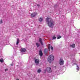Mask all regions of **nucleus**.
<instances>
[{
  "instance_id": "f257e3e1",
  "label": "nucleus",
  "mask_w": 80,
  "mask_h": 80,
  "mask_svg": "<svg viewBox=\"0 0 80 80\" xmlns=\"http://www.w3.org/2000/svg\"><path fill=\"white\" fill-rule=\"evenodd\" d=\"M46 20L49 27H53L54 25V22L52 18H47Z\"/></svg>"
},
{
  "instance_id": "f03ea898",
  "label": "nucleus",
  "mask_w": 80,
  "mask_h": 80,
  "mask_svg": "<svg viewBox=\"0 0 80 80\" xmlns=\"http://www.w3.org/2000/svg\"><path fill=\"white\" fill-rule=\"evenodd\" d=\"M48 62L49 63H52V61H53L54 60V57L52 55H51L48 57Z\"/></svg>"
},
{
  "instance_id": "7ed1b4c3",
  "label": "nucleus",
  "mask_w": 80,
  "mask_h": 80,
  "mask_svg": "<svg viewBox=\"0 0 80 80\" xmlns=\"http://www.w3.org/2000/svg\"><path fill=\"white\" fill-rule=\"evenodd\" d=\"M46 70L47 72L48 73H51L52 72V69H51V68L50 67H47Z\"/></svg>"
},
{
  "instance_id": "20e7f679",
  "label": "nucleus",
  "mask_w": 80,
  "mask_h": 80,
  "mask_svg": "<svg viewBox=\"0 0 80 80\" xmlns=\"http://www.w3.org/2000/svg\"><path fill=\"white\" fill-rule=\"evenodd\" d=\"M59 63L60 65H63L64 64V61L62 59H60L59 62Z\"/></svg>"
},
{
  "instance_id": "39448f33",
  "label": "nucleus",
  "mask_w": 80,
  "mask_h": 80,
  "mask_svg": "<svg viewBox=\"0 0 80 80\" xmlns=\"http://www.w3.org/2000/svg\"><path fill=\"white\" fill-rule=\"evenodd\" d=\"M37 15V12H33L31 14V17H35Z\"/></svg>"
},
{
  "instance_id": "423d86ee",
  "label": "nucleus",
  "mask_w": 80,
  "mask_h": 80,
  "mask_svg": "<svg viewBox=\"0 0 80 80\" xmlns=\"http://www.w3.org/2000/svg\"><path fill=\"white\" fill-rule=\"evenodd\" d=\"M21 52H22V53H24V52H25L26 51V49L25 48H22L20 50Z\"/></svg>"
},
{
  "instance_id": "0eeeda50",
  "label": "nucleus",
  "mask_w": 80,
  "mask_h": 80,
  "mask_svg": "<svg viewBox=\"0 0 80 80\" xmlns=\"http://www.w3.org/2000/svg\"><path fill=\"white\" fill-rule=\"evenodd\" d=\"M35 63L38 64L40 63V61H39L38 59H36L35 60Z\"/></svg>"
},
{
  "instance_id": "6e6552de",
  "label": "nucleus",
  "mask_w": 80,
  "mask_h": 80,
  "mask_svg": "<svg viewBox=\"0 0 80 80\" xmlns=\"http://www.w3.org/2000/svg\"><path fill=\"white\" fill-rule=\"evenodd\" d=\"M39 55L40 57H42L43 55V52L41 50H40L39 51Z\"/></svg>"
},
{
  "instance_id": "1a4fd4ad",
  "label": "nucleus",
  "mask_w": 80,
  "mask_h": 80,
  "mask_svg": "<svg viewBox=\"0 0 80 80\" xmlns=\"http://www.w3.org/2000/svg\"><path fill=\"white\" fill-rule=\"evenodd\" d=\"M70 47H72V48H75V44H72L71 45H70Z\"/></svg>"
},
{
  "instance_id": "9d476101",
  "label": "nucleus",
  "mask_w": 80,
  "mask_h": 80,
  "mask_svg": "<svg viewBox=\"0 0 80 80\" xmlns=\"http://www.w3.org/2000/svg\"><path fill=\"white\" fill-rule=\"evenodd\" d=\"M39 42H40V43L42 45H43V42H42V39L41 38H39Z\"/></svg>"
},
{
  "instance_id": "9b49d317",
  "label": "nucleus",
  "mask_w": 80,
  "mask_h": 80,
  "mask_svg": "<svg viewBox=\"0 0 80 80\" xmlns=\"http://www.w3.org/2000/svg\"><path fill=\"white\" fill-rule=\"evenodd\" d=\"M19 42H20V40H19V39L18 38L17 39V40L16 44L18 45V44L19 43Z\"/></svg>"
},
{
  "instance_id": "f8f14e48",
  "label": "nucleus",
  "mask_w": 80,
  "mask_h": 80,
  "mask_svg": "<svg viewBox=\"0 0 80 80\" xmlns=\"http://www.w3.org/2000/svg\"><path fill=\"white\" fill-rule=\"evenodd\" d=\"M48 49L47 48H46L44 49V53L45 54H47V51Z\"/></svg>"
},
{
  "instance_id": "ddd939ff",
  "label": "nucleus",
  "mask_w": 80,
  "mask_h": 80,
  "mask_svg": "<svg viewBox=\"0 0 80 80\" xmlns=\"http://www.w3.org/2000/svg\"><path fill=\"white\" fill-rule=\"evenodd\" d=\"M42 72V69L41 68L39 69L37 71L38 73H40Z\"/></svg>"
},
{
  "instance_id": "4468645a",
  "label": "nucleus",
  "mask_w": 80,
  "mask_h": 80,
  "mask_svg": "<svg viewBox=\"0 0 80 80\" xmlns=\"http://www.w3.org/2000/svg\"><path fill=\"white\" fill-rule=\"evenodd\" d=\"M43 20V18H42L41 17L39 19V22H42V21Z\"/></svg>"
},
{
  "instance_id": "2eb2a0df",
  "label": "nucleus",
  "mask_w": 80,
  "mask_h": 80,
  "mask_svg": "<svg viewBox=\"0 0 80 80\" xmlns=\"http://www.w3.org/2000/svg\"><path fill=\"white\" fill-rule=\"evenodd\" d=\"M36 45L37 47V48H38L39 46H40V44H39L38 43H36Z\"/></svg>"
},
{
  "instance_id": "dca6fc26",
  "label": "nucleus",
  "mask_w": 80,
  "mask_h": 80,
  "mask_svg": "<svg viewBox=\"0 0 80 80\" xmlns=\"http://www.w3.org/2000/svg\"><path fill=\"white\" fill-rule=\"evenodd\" d=\"M48 49L49 50H50V44H48Z\"/></svg>"
},
{
  "instance_id": "f3484780",
  "label": "nucleus",
  "mask_w": 80,
  "mask_h": 80,
  "mask_svg": "<svg viewBox=\"0 0 80 80\" xmlns=\"http://www.w3.org/2000/svg\"><path fill=\"white\" fill-rule=\"evenodd\" d=\"M76 70H78L77 71V72H78V70H79V67H78V65H77Z\"/></svg>"
},
{
  "instance_id": "a211bd4d",
  "label": "nucleus",
  "mask_w": 80,
  "mask_h": 80,
  "mask_svg": "<svg viewBox=\"0 0 80 80\" xmlns=\"http://www.w3.org/2000/svg\"><path fill=\"white\" fill-rule=\"evenodd\" d=\"M0 61L1 62H4L3 59L2 58L1 59H0Z\"/></svg>"
},
{
  "instance_id": "6ab92c4d",
  "label": "nucleus",
  "mask_w": 80,
  "mask_h": 80,
  "mask_svg": "<svg viewBox=\"0 0 80 80\" xmlns=\"http://www.w3.org/2000/svg\"><path fill=\"white\" fill-rule=\"evenodd\" d=\"M2 23H3V21L2 20V19H1L0 21V25Z\"/></svg>"
},
{
  "instance_id": "aec40b11",
  "label": "nucleus",
  "mask_w": 80,
  "mask_h": 80,
  "mask_svg": "<svg viewBox=\"0 0 80 80\" xmlns=\"http://www.w3.org/2000/svg\"><path fill=\"white\" fill-rule=\"evenodd\" d=\"M62 38V36H59V37H58L57 39H60V38Z\"/></svg>"
},
{
  "instance_id": "412c9836",
  "label": "nucleus",
  "mask_w": 80,
  "mask_h": 80,
  "mask_svg": "<svg viewBox=\"0 0 80 80\" xmlns=\"http://www.w3.org/2000/svg\"><path fill=\"white\" fill-rule=\"evenodd\" d=\"M52 40H55V39H56L57 38L56 37H53L52 38Z\"/></svg>"
},
{
  "instance_id": "4be33fe9",
  "label": "nucleus",
  "mask_w": 80,
  "mask_h": 80,
  "mask_svg": "<svg viewBox=\"0 0 80 80\" xmlns=\"http://www.w3.org/2000/svg\"><path fill=\"white\" fill-rule=\"evenodd\" d=\"M51 50H53V47H52V46H51Z\"/></svg>"
},
{
  "instance_id": "5701e85b",
  "label": "nucleus",
  "mask_w": 80,
  "mask_h": 80,
  "mask_svg": "<svg viewBox=\"0 0 80 80\" xmlns=\"http://www.w3.org/2000/svg\"><path fill=\"white\" fill-rule=\"evenodd\" d=\"M37 7H40V4H37Z\"/></svg>"
},
{
  "instance_id": "b1692460",
  "label": "nucleus",
  "mask_w": 80,
  "mask_h": 80,
  "mask_svg": "<svg viewBox=\"0 0 80 80\" xmlns=\"http://www.w3.org/2000/svg\"><path fill=\"white\" fill-rule=\"evenodd\" d=\"M8 71V69H6L5 70V72H6V71Z\"/></svg>"
},
{
  "instance_id": "393cba45",
  "label": "nucleus",
  "mask_w": 80,
  "mask_h": 80,
  "mask_svg": "<svg viewBox=\"0 0 80 80\" xmlns=\"http://www.w3.org/2000/svg\"><path fill=\"white\" fill-rule=\"evenodd\" d=\"M46 73V71L45 70V71L44 72V73Z\"/></svg>"
},
{
  "instance_id": "a878e982",
  "label": "nucleus",
  "mask_w": 80,
  "mask_h": 80,
  "mask_svg": "<svg viewBox=\"0 0 80 80\" xmlns=\"http://www.w3.org/2000/svg\"><path fill=\"white\" fill-rule=\"evenodd\" d=\"M10 65H11V66H13V64H10Z\"/></svg>"
},
{
  "instance_id": "bb28decb",
  "label": "nucleus",
  "mask_w": 80,
  "mask_h": 80,
  "mask_svg": "<svg viewBox=\"0 0 80 80\" xmlns=\"http://www.w3.org/2000/svg\"><path fill=\"white\" fill-rule=\"evenodd\" d=\"M16 80H19V79H16Z\"/></svg>"
}]
</instances>
